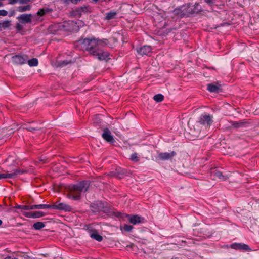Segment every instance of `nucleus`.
<instances>
[{"label": "nucleus", "mask_w": 259, "mask_h": 259, "mask_svg": "<svg viewBox=\"0 0 259 259\" xmlns=\"http://www.w3.org/2000/svg\"><path fill=\"white\" fill-rule=\"evenodd\" d=\"M50 12L49 9L48 8H42L38 10V11L37 13V14L38 16H44L47 13Z\"/></svg>", "instance_id": "4be33fe9"}, {"label": "nucleus", "mask_w": 259, "mask_h": 259, "mask_svg": "<svg viewBox=\"0 0 259 259\" xmlns=\"http://www.w3.org/2000/svg\"><path fill=\"white\" fill-rule=\"evenodd\" d=\"M231 248L235 250H250L249 247L245 244L235 243L231 245Z\"/></svg>", "instance_id": "f8f14e48"}, {"label": "nucleus", "mask_w": 259, "mask_h": 259, "mask_svg": "<svg viewBox=\"0 0 259 259\" xmlns=\"http://www.w3.org/2000/svg\"><path fill=\"white\" fill-rule=\"evenodd\" d=\"M51 208L64 210L66 211H70L72 209V208L70 205L64 203L56 202L54 204L51 205Z\"/></svg>", "instance_id": "39448f33"}, {"label": "nucleus", "mask_w": 259, "mask_h": 259, "mask_svg": "<svg viewBox=\"0 0 259 259\" xmlns=\"http://www.w3.org/2000/svg\"><path fill=\"white\" fill-rule=\"evenodd\" d=\"M207 89L210 92L219 93L221 91V85L218 83H211L207 85Z\"/></svg>", "instance_id": "ddd939ff"}, {"label": "nucleus", "mask_w": 259, "mask_h": 259, "mask_svg": "<svg viewBox=\"0 0 259 259\" xmlns=\"http://www.w3.org/2000/svg\"><path fill=\"white\" fill-rule=\"evenodd\" d=\"M16 28L18 31H20L23 29V26L19 23H17L16 25Z\"/></svg>", "instance_id": "72a5a7b5"}, {"label": "nucleus", "mask_w": 259, "mask_h": 259, "mask_svg": "<svg viewBox=\"0 0 259 259\" xmlns=\"http://www.w3.org/2000/svg\"><path fill=\"white\" fill-rule=\"evenodd\" d=\"M31 7L30 5H28L27 6H19L17 8V11L19 12H23L27 11H29L31 9Z\"/></svg>", "instance_id": "aec40b11"}, {"label": "nucleus", "mask_w": 259, "mask_h": 259, "mask_svg": "<svg viewBox=\"0 0 259 259\" xmlns=\"http://www.w3.org/2000/svg\"><path fill=\"white\" fill-rule=\"evenodd\" d=\"M128 221L131 223L136 225L141 222V218L137 215H135L130 217L128 219Z\"/></svg>", "instance_id": "f3484780"}, {"label": "nucleus", "mask_w": 259, "mask_h": 259, "mask_svg": "<svg viewBox=\"0 0 259 259\" xmlns=\"http://www.w3.org/2000/svg\"><path fill=\"white\" fill-rule=\"evenodd\" d=\"M90 183L88 181H82L76 184L69 186V192L67 197L74 200H78L80 199L81 193L88 191Z\"/></svg>", "instance_id": "f03ea898"}, {"label": "nucleus", "mask_w": 259, "mask_h": 259, "mask_svg": "<svg viewBox=\"0 0 259 259\" xmlns=\"http://www.w3.org/2000/svg\"><path fill=\"white\" fill-rule=\"evenodd\" d=\"M16 209H21L23 210H30V205H17L15 206Z\"/></svg>", "instance_id": "bb28decb"}, {"label": "nucleus", "mask_w": 259, "mask_h": 259, "mask_svg": "<svg viewBox=\"0 0 259 259\" xmlns=\"http://www.w3.org/2000/svg\"><path fill=\"white\" fill-rule=\"evenodd\" d=\"M90 235L92 238L95 239L99 242L102 240V237L98 233L96 230L91 231Z\"/></svg>", "instance_id": "dca6fc26"}, {"label": "nucleus", "mask_w": 259, "mask_h": 259, "mask_svg": "<svg viewBox=\"0 0 259 259\" xmlns=\"http://www.w3.org/2000/svg\"><path fill=\"white\" fill-rule=\"evenodd\" d=\"M211 173L213 176L223 180H226L228 178L227 176H224L221 171L215 169H212Z\"/></svg>", "instance_id": "2eb2a0df"}, {"label": "nucleus", "mask_w": 259, "mask_h": 259, "mask_svg": "<svg viewBox=\"0 0 259 259\" xmlns=\"http://www.w3.org/2000/svg\"><path fill=\"white\" fill-rule=\"evenodd\" d=\"M3 222L1 220H0V226L2 224Z\"/></svg>", "instance_id": "c03bdc74"}, {"label": "nucleus", "mask_w": 259, "mask_h": 259, "mask_svg": "<svg viewBox=\"0 0 259 259\" xmlns=\"http://www.w3.org/2000/svg\"><path fill=\"white\" fill-rule=\"evenodd\" d=\"M151 50L152 49L150 46H144L138 50V52L142 55H148L151 52Z\"/></svg>", "instance_id": "4468645a"}, {"label": "nucleus", "mask_w": 259, "mask_h": 259, "mask_svg": "<svg viewBox=\"0 0 259 259\" xmlns=\"http://www.w3.org/2000/svg\"><path fill=\"white\" fill-rule=\"evenodd\" d=\"M214 1L215 0H204L205 2L210 6H212L214 4Z\"/></svg>", "instance_id": "c9c22d12"}, {"label": "nucleus", "mask_w": 259, "mask_h": 259, "mask_svg": "<svg viewBox=\"0 0 259 259\" xmlns=\"http://www.w3.org/2000/svg\"><path fill=\"white\" fill-rule=\"evenodd\" d=\"M51 205L49 204H39V205H30V210L37 209H42L47 208H51Z\"/></svg>", "instance_id": "a211bd4d"}, {"label": "nucleus", "mask_w": 259, "mask_h": 259, "mask_svg": "<svg viewBox=\"0 0 259 259\" xmlns=\"http://www.w3.org/2000/svg\"><path fill=\"white\" fill-rule=\"evenodd\" d=\"M108 44L106 39H99L94 37L80 39L76 41L75 46L79 49L85 50L90 54L96 56L101 60H106L109 53L102 50V48Z\"/></svg>", "instance_id": "f257e3e1"}, {"label": "nucleus", "mask_w": 259, "mask_h": 259, "mask_svg": "<svg viewBox=\"0 0 259 259\" xmlns=\"http://www.w3.org/2000/svg\"><path fill=\"white\" fill-rule=\"evenodd\" d=\"M63 1L66 3H68L69 2H70L73 4H77L78 2L80 1L81 0H63Z\"/></svg>", "instance_id": "e433bc0d"}, {"label": "nucleus", "mask_w": 259, "mask_h": 259, "mask_svg": "<svg viewBox=\"0 0 259 259\" xmlns=\"http://www.w3.org/2000/svg\"><path fill=\"white\" fill-rule=\"evenodd\" d=\"M66 30L70 31V30H71V29L68 28H66Z\"/></svg>", "instance_id": "37998d69"}, {"label": "nucleus", "mask_w": 259, "mask_h": 259, "mask_svg": "<svg viewBox=\"0 0 259 259\" xmlns=\"http://www.w3.org/2000/svg\"><path fill=\"white\" fill-rule=\"evenodd\" d=\"M25 128L30 132H33V131H35L36 130L35 128L32 127H25Z\"/></svg>", "instance_id": "a19ab883"}, {"label": "nucleus", "mask_w": 259, "mask_h": 259, "mask_svg": "<svg viewBox=\"0 0 259 259\" xmlns=\"http://www.w3.org/2000/svg\"><path fill=\"white\" fill-rule=\"evenodd\" d=\"M195 12V11L193 10L188 5L183 6L180 8L175 9L173 11L174 15L179 16L181 17L188 16L190 14H193Z\"/></svg>", "instance_id": "7ed1b4c3"}, {"label": "nucleus", "mask_w": 259, "mask_h": 259, "mask_svg": "<svg viewBox=\"0 0 259 259\" xmlns=\"http://www.w3.org/2000/svg\"><path fill=\"white\" fill-rule=\"evenodd\" d=\"M74 23L73 21H68V22H65L64 23L63 26L65 27L66 25H72Z\"/></svg>", "instance_id": "58836bf2"}, {"label": "nucleus", "mask_w": 259, "mask_h": 259, "mask_svg": "<svg viewBox=\"0 0 259 259\" xmlns=\"http://www.w3.org/2000/svg\"><path fill=\"white\" fill-rule=\"evenodd\" d=\"M18 0H9V4L13 5L17 3Z\"/></svg>", "instance_id": "ea45409f"}, {"label": "nucleus", "mask_w": 259, "mask_h": 259, "mask_svg": "<svg viewBox=\"0 0 259 259\" xmlns=\"http://www.w3.org/2000/svg\"><path fill=\"white\" fill-rule=\"evenodd\" d=\"M102 136L104 140L109 143H113L115 142L113 136L111 135V132L107 128H105L103 130Z\"/></svg>", "instance_id": "1a4fd4ad"}, {"label": "nucleus", "mask_w": 259, "mask_h": 259, "mask_svg": "<svg viewBox=\"0 0 259 259\" xmlns=\"http://www.w3.org/2000/svg\"><path fill=\"white\" fill-rule=\"evenodd\" d=\"M33 214H34L33 215H34L33 218H40V217H43L45 215L44 213H43L41 211H36V212H33Z\"/></svg>", "instance_id": "c756f323"}, {"label": "nucleus", "mask_w": 259, "mask_h": 259, "mask_svg": "<svg viewBox=\"0 0 259 259\" xmlns=\"http://www.w3.org/2000/svg\"><path fill=\"white\" fill-rule=\"evenodd\" d=\"M18 2L20 4H25L28 3L30 2V0H18Z\"/></svg>", "instance_id": "4c0bfd02"}, {"label": "nucleus", "mask_w": 259, "mask_h": 259, "mask_svg": "<svg viewBox=\"0 0 259 259\" xmlns=\"http://www.w3.org/2000/svg\"><path fill=\"white\" fill-rule=\"evenodd\" d=\"M12 60L16 64H23L27 62L28 60V57L27 55H15L12 57Z\"/></svg>", "instance_id": "9d476101"}, {"label": "nucleus", "mask_w": 259, "mask_h": 259, "mask_svg": "<svg viewBox=\"0 0 259 259\" xmlns=\"http://www.w3.org/2000/svg\"><path fill=\"white\" fill-rule=\"evenodd\" d=\"M133 227L132 226L127 224H124L122 227L121 229H123L124 231L127 232H130L133 229Z\"/></svg>", "instance_id": "cd10ccee"}, {"label": "nucleus", "mask_w": 259, "mask_h": 259, "mask_svg": "<svg viewBox=\"0 0 259 259\" xmlns=\"http://www.w3.org/2000/svg\"><path fill=\"white\" fill-rule=\"evenodd\" d=\"M8 15V12L5 10H0V16H6Z\"/></svg>", "instance_id": "f704fd0d"}, {"label": "nucleus", "mask_w": 259, "mask_h": 259, "mask_svg": "<svg viewBox=\"0 0 259 259\" xmlns=\"http://www.w3.org/2000/svg\"><path fill=\"white\" fill-rule=\"evenodd\" d=\"M153 99L157 102H160L163 100L164 96L161 94H157L154 96Z\"/></svg>", "instance_id": "b1692460"}, {"label": "nucleus", "mask_w": 259, "mask_h": 259, "mask_svg": "<svg viewBox=\"0 0 259 259\" xmlns=\"http://www.w3.org/2000/svg\"><path fill=\"white\" fill-rule=\"evenodd\" d=\"M89 11V8L86 6H81L73 10L71 15L75 17H80L82 13H85Z\"/></svg>", "instance_id": "423d86ee"}, {"label": "nucleus", "mask_w": 259, "mask_h": 259, "mask_svg": "<svg viewBox=\"0 0 259 259\" xmlns=\"http://www.w3.org/2000/svg\"><path fill=\"white\" fill-rule=\"evenodd\" d=\"M11 26V21L6 20L0 22V30L6 29Z\"/></svg>", "instance_id": "6ab92c4d"}, {"label": "nucleus", "mask_w": 259, "mask_h": 259, "mask_svg": "<svg viewBox=\"0 0 259 259\" xmlns=\"http://www.w3.org/2000/svg\"><path fill=\"white\" fill-rule=\"evenodd\" d=\"M27 63L30 66H36L38 65V60L36 58H33L29 60H27Z\"/></svg>", "instance_id": "412c9836"}, {"label": "nucleus", "mask_w": 259, "mask_h": 259, "mask_svg": "<svg viewBox=\"0 0 259 259\" xmlns=\"http://www.w3.org/2000/svg\"><path fill=\"white\" fill-rule=\"evenodd\" d=\"M176 155V153L174 151H172L170 153H159L157 156V158L160 160H167L171 159Z\"/></svg>", "instance_id": "6e6552de"}, {"label": "nucleus", "mask_w": 259, "mask_h": 259, "mask_svg": "<svg viewBox=\"0 0 259 259\" xmlns=\"http://www.w3.org/2000/svg\"><path fill=\"white\" fill-rule=\"evenodd\" d=\"M232 125L236 128H238L241 126H243L246 122H243V121H239V122H232Z\"/></svg>", "instance_id": "393cba45"}, {"label": "nucleus", "mask_w": 259, "mask_h": 259, "mask_svg": "<svg viewBox=\"0 0 259 259\" xmlns=\"http://www.w3.org/2000/svg\"><path fill=\"white\" fill-rule=\"evenodd\" d=\"M45 227V224L42 222H38L33 224V228L36 230H39Z\"/></svg>", "instance_id": "5701e85b"}, {"label": "nucleus", "mask_w": 259, "mask_h": 259, "mask_svg": "<svg viewBox=\"0 0 259 259\" xmlns=\"http://www.w3.org/2000/svg\"><path fill=\"white\" fill-rule=\"evenodd\" d=\"M71 63V61L64 60V61L58 62V65L60 66H64L67 65L68 64Z\"/></svg>", "instance_id": "7c9ffc66"}, {"label": "nucleus", "mask_w": 259, "mask_h": 259, "mask_svg": "<svg viewBox=\"0 0 259 259\" xmlns=\"http://www.w3.org/2000/svg\"><path fill=\"white\" fill-rule=\"evenodd\" d=\"M116 15V13L114 12H110L108 13L106 16V19L107 20H110L115 17Z\"/></svg>", "instance_id": "a878e982"}, {"label": "nucleus", "mask_w": 259, "mask_h": 259, "mask_svg": "<svg viewBox=\"0 0 259 259\" xmlns=\"http://www.w3.org/2000/svg\"><path fill=\"white\" fill-rule=\"evenodd\" d=\"M212 116L209 115H202L200 119V122L203 125L209 126L212 122Z\"/></svg>", "instance_id": "9b49d317"}, {"label": "nucleus", "mask_w": 259, "mask_h": 259, "mask_svg": "<svg viewBox=\"0 0 259 259\" xmlns=\"http://www.w3.org/2000/svg\"><path fill=\"white\" fill-rule=\"evenodd\" d=\"M131 160L134 162H137L139 160V158L136 153H134L131 155Z\"/></svg>", "instance_id": "c85d7f7f"}, {"label": "nucleus", "mask_w": 259, "mask_h": 259, "mask_svg": "<svg viewBox=\"0 0 259 259\" xmlns=\"http://www.w3.org/2000/svg\"><path fill=\"white\" fill-rule=\"evenodd\" d=\"M23 214L24 215H25L26 217H27V218H33V217L34 216V215H33V214H34L33 212H23Z\"/></svg>", "instance_id": "2f4dec72"}, {"label": "nucleus", "mask_w": 259, "mask_h": 259, "mask_svg": "<svg viewBox=\"0 0 259 259\" xmlns=\"http://www.w3.org/2000/svg\"><path fill=\"white\" fill-rule=\"evenodd\" d=\"M32 17V15L31 14H23L17 17V19L22 24L30 23Z\"/></svg>", "instance_id": "0eeeda50"}, {"label": "nucleus", "mask_w": 259, "mask_h": 259, "mask_svg": "<svg viewBox=\"0 0 259 259\" xmlns=\"http://www.w3.org/2000/svg\"><path fill=\"white\" fill-rule=\"evenodd\" d=\"M75 24L77 25L78 27H82L84 25V23L83 21L79 20L75 22Z\"/></svg>", "instance_id": "473e14b6"}, {"label": "nucleus", "mask_w": 259, "mask_h": 259, "mask_svg": "<svg viewBox=\"0 0 259 259\" xmlns=\"http://www.w3.org/2000/svg\"><path fill=\"white\" fill-rule=\"evenodd\" d=\"M4 0H0V7H3L4 6V4L2 2Z\"/></svg>", "instance_id": "79ce46f5"}, {"label": "nucleus", "mask_w": 259, "mask_h": 259, "mask_svg": "<svg viewBox=\"0 0 259 259\" xmlns=\"http://www.w3.org/2000/svg\"><path fill=\"white\" fill-rule=\"evenodd\" d=\"M26 172V170L20 169H14L11 173L0 174V179L9 178L13 179L17 176Z\"/></svg>", "instance_id": "20e7f679"}]
</instances>
